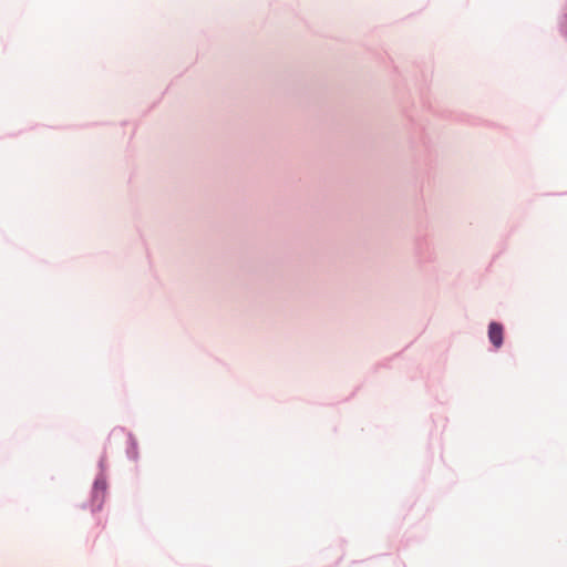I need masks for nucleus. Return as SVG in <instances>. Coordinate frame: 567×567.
Returning <instances> with one entry per match:
<instances>
[{
    "label": "nucleus",
    "mask_w": 567,
    "mask_h": 567,
    "mask_svg": "<svg viewBox=\"0 0 567 567\" xmlns=\"http://www.w3.org/2000/svg\"><path fill=\"white\" fill-rule=\"evenodd\" d=\"M488 338L496 348H499L503 343V327L497 322H492L488 328Z\"/></svg>",
    "instance_id": "f03ea898"
},
{
    "label": "nucleus",
    "mask_w": 567,
    "mask_h": 567,
    "mask_svg": "<svg viewBox=\"0 0 567 567\" xmlns=\"http://www.w3.org/2000/svg\"><path fill=\"white\" fill-rule=\"evenodd\" d=\"M106 494V482L103 478H99L94 483L93 493H92V506L94 511H99L102 508L103 503L105 501Z\"/></svg>",
    "instance_id": "f257e3e1"
}]
</instances>
